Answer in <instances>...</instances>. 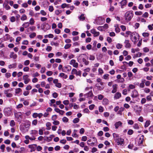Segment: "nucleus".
Instances as JSON below:
<instances>
[{"label": "nucleus", "mask_w": 153, "mask_h": 153, "mask_svg": "<svg viewBox=\"0 0 153 153\" xmlns=\"http://www.w3.org/2000/svg\"><path fill=\"white\" fill-rule=\"evenodd\" d=\"M88 58V56L85 54H81L78 57L77 60L79 63L83 62L85 65H88L89 64V62L86 59Z\"/></svg>", "instance_id": "obj_1"}, {"label": "nucleus", "mask_w": 153, "mask_h": 153, "mask_svg": "<svg viewBox=\"0 0 153 153\" xmlns=\"http://www.w3.org/2000/svg\"><path fill=\"white\" fill-rule=\"evenodd\" d=\"M144 139V136L141 134L138 135L136 139V143H137L138 146H140L142 144Z\"/></svg>", "instance_id": "obj_2"}, {"label": "nucleus", "mask_w": 153, "mask_h": 153, "mask_svg": "<svg viewBox=\"0 0 153 153\" xmlns=\"http://www.w3.org/2000/svg\"><path fill=\"white\" fill-rule=\"evenodd\" d=\"M133 12L128 11L125 14V16L126 21H130L133 16Z\"/></svg>", "instance_id": "obj_3"}, {"label": "nucleus", "mask_w": 153, "mask_h": 153, "mask_svg": "<svg viewBox=\"0 0 153 153\" xmlns=\"http://www.w3.org/2000/svg\"><path fill=\"white\" fill-rule=\"evenodd\" d=\"M4 113L6 116H10L11 113L10 108H4Z\"/></svg>", "instance_id": "obj_4"}, {"label": "nucleus", "mask_w": 153, "mask_h": 153, "mask_svg": "<svg viewBox=\"0 0 153 153\" xmlns=\"http://www.w3.org/2000/svg\"><path fill=\"white\" fill-rule=\"evenodd\" d=\"M71 69V66L70 65H68L64 67L62 69V71L64 72H67L70 71Z\"/></svg>", "instance_id": "obj_5"}, {"label": "nucleus", "mask_w": 153, "mask_h": 153, "mask_svg": "<svg viewBox=\"0 0 153 153\" xmlns=\"http://www.w3.org/2000/svg\"><path fill=\"white\" fill-rule=\"evenodd\" d=\"M115 141L118 145H121L123 144L124 139L121 137H119Z\"/></svg>", "instance_id": "obj_6"}, {"label": "nucleus", "mask_w": 153, "mask_h": 153, "mask_svg": "<svg viewBox=\"0 0 153 153\" xmlns=\"http://www.w3.org/2000/svg\"><path fill=\"white\" fill-rule=\"evenodd\" d=\"M42 29H45L46 30L49 29L51 27V26L48 23H44L42 25Z\"/></svg>", "instance_id": "obj_7"}, {"label": "nucleus", "mask_w": 153, "mask_h": 153, "mask_svg": "<svg viewBox=\"0 0 153 153\" xmlns=\"http://www.w3.org/2000/svg\"><path fill=\"white\" fill-rule=\"evenodd\" d=\"M70 64L71 65H73L74 67L77 68L78 67V64L76 62V60L75 59H72L70 62Z\"/></svg>", "instance_id": "obj_8"}, {"label": "nucleus", "mask_w": 153, "mask_h": 153, "mask_svg": "<svg viewBox=\"0 0 153 153\" xmlns=\"http://www.w3.org/2000/svg\"><path fill=\"white\" fill-rule=\"evenodd\" d=\"M36 146L37 145L36 144L29 145L28 146V147L31 149L30 152H32L33 151H35L36 150Z\"/></svg>", "instance_id": "obj_9"}, {"label": "nucleus", "mask_w": 153, "mask_h": 153, "mask_svg": "<svg viewBox=\"0 0 153 153\" xmlns=\"http://www.w3.org/2000/svg\"><path fill=\"white\" fill-rule=\"evenodd\" d=\"M121 96V94L120 93L118 92L116 93L114 96V99H119Z\"/></svg>", "instance_id": "obj_10"}, {"label": "nucleus", "mask_w": 153, "mask_h": 153, "mask_svg": "<svg viewBox=\"0 0 153 153\" xmlns=\"http://www.w3.org/2000/svg\"><path fill=\"white\" fill-rule=\"evenodd\" d=\"M122 123H121L120 121L116 122L114 124L115 128L116 129L118 128L120 126H122Z\"/></svg>", "instance_id": "obj_11"}, {"label": "nucleus", "mask_w": 153, "mask_h": 153, "mask_svg": "<svg viewBox=\"0 0 153 153\" xmlns=\"http://www.w3.org/2000/svg\"><path fill=\"white\" fill-rule=\"evenodd\" d=\"M127 2V1L126 0H123L120 3L121 5V8H123V6L126 5Z\"/></svg>", "instance_id": "obj_12"}, {"label": "nucleus", "mask_w": 153, "mask_h": 153, "mask_svg": "<svg viewBox=\"0 0 153 153\" xmlns=\"http://www.w3.org/2000/svg\"><path fill=\"white\" fill-rule=\"evenodd\" d=\"M117 84H114L113 85V89L111 91L112 93H114L117 91Z\"/></svg>", "instance_id": "obj_13"}, {"label": "nucleus", "mask_w": 153, "mask_h": 153, "mask_svg": "<svg viewBox=\"0 0 153 153\" xmlns=\"http://www.w3.org/2000/svg\"><path fill=\"white\" fill-rule=\"evenodd\" d=\"M10 58H13L14 59H16L17 57V55L16 54H14L13 52H11L10 55Z\"/></svg>", "instance_id": "obj_14"}, {"label": "nucleus", "mask_w": 153, "mask_h": 153, "mask_svg": "<svg viewBox=\"0 0 153 153\" xmlns=\"http://www.w3.org/2000/svg\"><path fill=\"white\" fill-rule=\"evenodd\" d=\"M137 109V110H136V112L137 113V114H138L139 115L140 114V111L141 110V109L140 107H138L137 106H136V107H135V108H134L135 109Z\"/></svg>", "instance_id": "obj_15"}, {"label": "nucleus", "mask_w": 153, "mask_h": 153, "mask_svg": "<svg viewBox=\"0 0 153 153\" xmlns=\"http://www.w3.org/2000/svg\"><path fill=\"white\" fill-rule=\"evenodd\" d=\"M3 6L5 8L6 10H10V7L9 6L7 3H4L3 4Z\"/></svg>", "instance_id": "obj_16"}, {"label": "nucleus", "mask_w": 153, "mask_h": 153, "mask_svg": "<svg viewBox=\"0 0 153 153\" xmlns=\"http://www.w3.org/2000/svg\"><path fill=\"white\" fill-rule=\"evenodd\" d=\"M84 14H82L79 17V19L80 21H84L85 19V17L84 16Z\"/></svg>", "instance_id": "obj_17"}, {"label": "nucleus", "mask_w": 153, "mask_h": 153, "mask_svg": "<svg viewBox=\"0 0 153 153\" xmlns=\"http://www.w3.org/2000/svg\"><path fill=\"white\" fill-rule=\"evenodd\" d=\"M16 63H15L12 65H10L8 66V68L10 69L15 68L16 67Z\"/></svg>", "instance_id": "obj_18"}, {"label": "nucleus", "mask_w": 153, "mask_h": 153, "mask_svg": "<svg viewBox=\"0 0 153 153\" xmlns=\"http://www.w3.org/2000/svg\"><path fill=\"white\" fill-rule=\"evenodd\" d=\"M125 43L126 44L125 47L126 48H128L130 47V44L129 43L128 40H126Z\"/></svg>", "instance_id": "obj_19"}, {"label": "nucleus", "mask_w": 153, "mask_h": 153, "mask_svg": "<svg viewBox=\"0 0 153 153\" xmlns=\"http://www.w3.org/2000/svg\"><path fill=\"white\" fill-rule=\"evenodd\" d=\"M113 136L115 140L117 139L119 137V135L115 133H113Z\"/></svg>", "instance_id": "obj_20"}, {"label": "nucleus", "mask_w": 153, "mask_h": 153, "mask_svg": "<svg viewBox=\"0 0 153 153\" xmlns=\"http://www.w3.org/2000/svg\"><path fill=\"white\" fill-rule=\"evenodd\" d=\"M95 86L97 88V89L100 90H102L104 88L103 87L102 88L99 85V84L98 83H97L96 84Z\"/></svg>", "instance_id": "obj_21"}, {"label": "nucleus", "mask_w": 153, "mask_h": 153, "mask_svg": "<svg viewBox=\"0 0 153 153\" xmlns=\"http://www.w3.org/2000/svg\"><path fill=\"white\" fill-rule=\"evenodd\" d=\"M29 25L30 24L28 22H26L24 23L23 24L22 26L26 28L29 26Z\"/></svg>", "instance_id": "obj_22"}, {"label": "nucleus", "mask_w": 153, "mask_h": 153, "mask_svg": "<svg viewBox=\"0 0 153 153\" xmlns=\"http://www.w3.org/2000/svg\"><path fill=\"white\" fill-rule=\"evenodd\" d=\"M27 16L25 14H23L21 18V19L22 21H24L27 19Z\"/></svg>", "instance_id": "obj_23"}, {"label": "nucleus", "mask_w": 153, "mask_h": 153, "mask_svg": "<svg viewBox=\"0 0 153 153\" xmlns=\"http://www.w3.org/2000/svg\"><path fill=\"white\" fill-rule=\"evenodd\" d=\"M30 126V122L29 121L26 123L24 124V127L25 128H29Z\"/></svg>", "instance_id": "obj_24"}, {"label": "nucleus", "mask_w": 153, "mask_h": 153, "mask_svg": "<svg viewBox=\"0 0 153 153\" xmlns=\"http://www.w3.org/2000/svg\"><path fill=\"white\" fill-rule=\"evenodd\" d=\"M54 137V135H50L49 137H47V140L48 141V142H50L52 140L53 137Z\"/></svg>", "instance_id": "obj_25"}, {"label": "nucleus", "mask_w": 153, "mask_h": 153, "mask_svg": "<svg viewBox=\"0 0 153 153\" xmlns=\"http://www.w3.org/2000/svg\"><path fill=\"white\" fill-rule=\"evenodd\" d=\"M150 120H147L145 123L144 126L145 128L148 127L150 124Z\"/></svg>", "instance_id": "obj_26"}, {"label": "nucleus", "mask_w": 153, "mask_h": 153, "mask_svg": "<svg viewBox=\"0 0 153 153\" xmlns=\"http://www.w3.org/2000/svg\"><path fill=\"white\" fill-rule=\"evenodd\" d=\"M22 90L20 88H16V89L15 93L16 94H19L20 92H22Z\"/></svg>", "instance_id": "obj_27"}, {"label": "nucleus", "mask_w": 153, "mask_h": 153, "mask_svg": "<svg viewBox=\"0 0 153 153\" xmlns=\"http://www.w3.org/2000/svg\"><path fill=\"white\" fill-rule=\"evenodd\" d=\"M36 34L35 32L33 33L30 34L29 35V37L31 38H33L36 36Z\"/></svg>", "instance_id": "obj_28"}, {"label": "nucleus", "mask_w": 153, "mask_h": 153, "mask_svg": "<svg viewBox=\"0 0 153 153\" xmlns=\"http://www.w3.org/2000/svg\"><path fill=\"white\" fill-rule=\"evenodd\" d=\"M68 6V4H67L66 3H63L61 5V7L62 8H64L65 7H67L68 8H69V7Z\"/></svg>", "instance_id": "obj_29"}, {"label": "nucleus", "mask_w": 153, "mask_h": 153, "mask_svg": "<svg viewBox=\"0 0 153 153\" xmlns=\"http://www.w3.org/2000/svg\"><path fill=\"white\" fill-rule=\"evenodd\" d=\"M79 118H76L73 120V122L74 123H76L79 122Z\"/></svg>", "instance_id": "obj_30"}, {"label": "nucleus", "mask_w": 153, "mask_h": 153, "mask_svg": "<svg viewBox=\"0 0 153 153\" xmlns=\"http://www.w3.org/2000/svg\"><path fill=\"white\" fill-rule=\"evenodd\" d=\"M10 36L8 34H6L5 35L4 37V40H7L9 39L10 38Z\"/></svg>", "instance_id": "obj_31"}, {"label": "nucleus", "mask_w": 153, "mask_h": 153, "mask_svg": "<svg viewBox=\"0 0 153 153\" xmlns=\"http://www.w3.org/2000/svg\"><path fill=\"white\" fill-rule=\"evenodd\" d=\"M102 80L101 79L99 78L97 80V81L98 82H100V84L101 85H103V82L101 81Z\"/></svg>", "instance_id": "obj_32"}, {"label": "nucleus", "mask_w": 153, "mask_h": 153, "mask_svg": "<svg viewBox=\"0 0 153 153\" xmlns=\"http://www.w3.org/2000/svg\"><path fill=\"white\" fill-rule=\"evenodd\" d=\"M35 21L33 18H31L30 20L29 23L31 25H33Z\"/></svg>", "instance_id": "obj_33"}, {"label": "nucleus", "mask_w": 153, "mask_h": 153, "mask_svg": "<svg viewBox=\"0 0 153 153\" xmlns=\"http://www.w3.org/2000/svg\"><path fill=\"white\" fill-rule=\"evenodd\" d=\"M15 125V123L14 120H11L10 123V125L11 126H13Z\"/></svg>", "instance_id": "obj_34"}, {"label": "nucleus", "mask_w": 153, "mask_h": 153, "mask_svg": "<svg viewBox=\"0 0 153 153\" xmlns=\"http://www.w3.org/2000/svg\"><path fill=\"white\" fill-rule=\"evenodd\" d=\"M71 45L70 44H66L65 47L64 48L65 49H68L71 46Z\"/></svg>", "instance_id": "obj_35"}, {"label": "nucleus", "mask_w": 153, "mask_h": 153, "mask_svg": "<svg viewBox=\"0 0 153 153\" xmlns=\"http://www.w3.org/2000/svg\"><path fill=\"white\" fill-rule=\"evenodd\" d=\"M124 108L121 107L120 108V110L118 111V113L121 114L122 112L124 111Z\"/></svg>", "instance_id": "obj_36"}, {"label": "nucleus", "mask_w": 153, "mask_h": 153, "mask_svg": "<svg viewBox=\"0 0 153 153\" xmlns=\"http://www.w3.org/2000/svg\"><path fill=\"white\" fill-rule=\"evenodd\" d=\"M62 121L64 122H67L68 121V119L66 117H64L62 119Z\"/></svg>", "instance_id": "obj_37"}, {"label": "nucleus", "mask_w": 153, "mask_h": 153, "mask_svg": "<svg viewBox=\"0 0 153 153\" xmlns=\"http://www.w3.org/2000/svg\"><path fill=\"white\" fill-rule=\"evenodd\" d=\"M77 70L75 68H73L71 71V74H76L77 73Z\"/></svg>", "instance_id": "obj_38"}, {"label": "nucleus", "mask_w": 153, "mask_h": 153, "mask_svg": "<svg viewBox=\"0 0 153 153\" xmlns=\"http://www.w3.org/2000/svg\"><path fill=\"white\" fill-rule=\"evenodd\" d=\"M37 122H38V121H37V120H36V119L32 121V124L33 125L36 126L37 125Z\"/></svg>", "instance_id": "obj_39"}, {"label": "nucleus", "mask_w": 153, "mask_h": 153, "mask_svg": "<svg viewBox=\"0 0 153 153\" xmlns=\"http://www.w3.org/2000/svg\"><path fill=\"white\" fill-rule=\"evenodd\" d=\"M62 12V11L61 10H58L55 11V13L56 14L58 15L59 14L61 13Z\"/></svg>", "instance_id": "obj_40"}, {"label": "nucleus", "mask_w": 153, "mask_h": 153, "mask_svg": "<svg viewBox=\"0 0 153 153\" xmlns=\"http://www.w3.org/2000/svg\"><path fill=\"white\" fill-rule=\"evenodd\" d=\"M93 96V94L92 93V91L91 90L88 93V96L89 97H91Z\"/></svg>", "instance_id": "obj_41"}, {"label": "nucleus", "mask_w": 153, "mask_h": 153, "mask_svg": "<svg viewBox=\"0 0 153 153\" xmlns=\"http://www.w3.org/2000/svg\"><path fill=\"white\" fill-rule=\"evenodd\" d=\"M123 46V45L120 43H118L116 45V48L118 49L121 48Z\"/></svg>", "instance_id": "obj_42"}, {"label": "nucleus", "mask_w": 153, "mask_h": 153, "mask_svg": "<svg viewBox=\"0 0 153 153\" xmlns=\"http://www.w3.org/2000/svg\"><path fill=\"white\" fill-rule=\"evenodd\" d=\"M54 31L55 33L59 34L60 33L61 30L58 29L56 28L55 29Z\"/></svg>", "instance_id": "obj_43"}, {"label": "nucleus", "mask_w": 153, "mask_h": 153, "mask_svg": "<svg viewBox=\"0 0 153 153\" xmlns=\"http://www.w3.org/2000/svg\"><path fill=\"white\" fill-rule=\"evenodd\" d=\"M108 100L106 98H104L103 100V102L105 104H107L108 102Z\"/></svg>", "instance_id": "obj_44"}, {"label": "nucleus", "mask_w": 153, "mask_h": 153, "mask_svg": "<svg viewBox=\"0 0 153 153\" xmlns=\"http://www.w3.org/2000/svg\"><path fill=\"white\" fill-rule=\"evenodd\" d=\"M148 16V13L147 12H146L143 15L142 17L144 18H146Z\"/></svg>", "instance_id": "obj_45"}, {"label": "nucleus", "mask_w": 153, "mask_h": 153, "mask_svg": "<svg viewBox=\"0 0 153 153\" xmlns=\"http://www.w3.org/2000/svg\"><path fill=\"white\" fill-rule=\"evenodd\" d=\"M40 13L43 16H45L47 13L43 10H42L40 11Z\"/></svg>", "instance_id": "obj_46"}, {"label": "nucleus", "mask_w": 153, "mask_h": 153, "mask_svg": "<svg viewBox=\"0 0 153 153\" xmlns=\"http://www.w3.org/2000/svg\"><path fill=\"white\" fill-rule=\"evenodd\" d=\"M69 102L68 100H65L63 102V103L65 105H68L69 104Z\"/></svg>", "instance_id": "obj_47"}, {"label": "nucleus", "mask_w": 153, "mask_h": 153, "mask_svg": "<svg viewBox=\"0 0 153 153\" xmlns=\"http://www.w3.org/2000/svg\"><path fill=\"white\" fill-rule=\"evenodd\" d=\"M22 44L23 45H28V42L27 40H24L23 41Z\"/></svg>", "instance_id": "obj_48"}, {"label": "nucleus", "mask_w": 153, "mask_h": 153, "mask_svg": "<svg viewBox=\"0 0 153 153\" xmlns=\"http://www.w3.org/2000/svg\"><path fill=\"white\" fill-rule=\"evenodd\" d=\"M53 72L51 71H49L47 72L46 74L48 76H50L53 74Z\"/></svg>", "instance_id": "obj_49"}, {"label": "nucleus", "mask_w": 153, "mask_h": 153, "mask_svg": "<svg viewBox=\"0 0 153 153\" xmlns=\"http://www.w3.org/2000/svg\"><path fill=\"white\" fill-rule=\"evenodd\" d=\"M29 29H30L31 31H33L35 30L36 29V27L34 26H32L27 28V30H28Z\"/></svg>", "instance_id": "obj_50"}, {"label": "nucleus", "mask_w": 153, "mask_h": 153, "mask_svg": "<svg viewBox=\"0 0 153 153\" xmlns=\"http://www.w3.org/2000/svg\"><path fill=\"white\" fill-rule=\"evenodd\" d=\"M97 29L98 30L101 31H102L104 30V29L102 26H99L98 27Z\"/></svg>", "instance_id": "obj_51"}, {"label": "nucleus", "mask_w": 153, "mask_h": 153, "mask_svg": "<svg viewBox=\"0 0 153 153\" xmlns=\"http://www.w3.org/2000/svg\"><path fill=\"white\" fill-rule=\"evenodd\" d=\"M52 48L50 46H48L47 48H46V50L48 51H50L52 50Z\"/></svg>", "instance_id": "obj_52"}, {"label": "nucleus", "mask_w": 153, "mask_h": 153, "mask_svg": "<svg viewBox=\"0 0 153 153\" xmlns=\"http://www.w3.org/2000/svg\"><path fill=\"white\" fill-rule=\"evenodd\" d=\"M90 57L89 58V60H94L95 57L94 56L92 55H90Z\"/></svg>", "instance_id": "obj_53"}, {"label": "nucleus", "mask_w": 153, "mask_h": 153, "mask_svg": "<svg viewBox=\"0 0 153 153\" xmlns=\"http://www.w3.org/2000/svg\"><path fill=\"white\" fill-rule=\"evenodd\" d=\"M103 97V96L102 94H100L98 95V99L100 100H102Z\"/></svg>", "instance_id": "obj_54"}, {"label": "nucleus", "mask_w": 153, "mask_h": 153, "mask_svg": "<svg viewBox=\"0 0 153 153\" xmlns=\"http://www.w3.org/2000/svg\"><path fill=\"white\" fill-rule=\"evenodd\" d=\"M54 10L53 7L52 6H49V10L51 12H52Z\"/></svg>", "instance_id": "obj_55"}, {"label": "nucleus", "mask_w": 153, "mask_h": 153, "mask_svg": "<svg viewBox=\"0 0 153 153\" xmlns=\"http://www.w3.org/2000/svg\"><path fill=\"white\" fill-rule=\"evenodd\" d=\"M53 96L54 98H56L58 96V94L56 92H54L53 93Z\"/></svg>", "instance_id": "obj_56"}, {"label": "nucleus", "mask_w": 153, "mask_h": 153, "mask_svg": "<svg viewBox=\"0 0 153 153\" xmlns=\"http://www.w3.org/2000/svg\"><path fill=\"white\" fill-rule=\"evenodd\" d=\"M53 124L54 125H57L59 124V122L58 120H54L53 122Z\"/></svg>", "instance_id": "obj_57"}, {"label": "nucleus", "mask_w": 153, "mask_h": 153, "mask_svg": "<svg viewBox=\"0 0 153 153\" xmlns=\"http://www.w3.org/2000/svg\"><path fill=\"white\" fill-rule=\"evenodd\" d=\"M142 35L144 37H148L149 36V34L148 33L144 32L143 33Z\"/></svg>", "instance_id": "obj_58"}, {"label": "nucleus", "mask_w": 153, "mask_h": 153, "mask_svg": "<svg viewBox=\"0 0 153 153\" xmlns=\"http://www.w3.org/2000/svg\"><path fill=\"white\" fill-rule=\"evenodd\" d=\"M55 86L58 88H60L62 86V84L58 82L56 84H55Z\"/></svg>", "instance_id": "obj_59"}, {"label": "nucleus", "mask_w": 153, "mask_h": 153, "mask_svg": "<svg viewBox=\"0 0 153 153\" xmlns=\"http://www.w3.org/2000/svg\"><path fill=\"white\" fill-rule=\"evenodd\" d=\"M99 110L100 112H102L103 111V108L101 106H100L99 107Z\"/></svg>", "instance_id": "obj_60"}, {"label": "nucleus", "mask_w": 153, "mask_h": 153, "mask_svg": "<svg viewBox=\"0 0 153 153\" xmlns=\"http://www.w3.org/2000/svg\"><path fill=\"white\" fill-rule=\"evenodd\" d=\"M60 147L59 146H56L54 148V149L56 151H58L60 149Z\"/></svg>", "instance_id": "obj_61"}, {"label": "nucleus", "mask_w": 153, "mask_h": 153, "mask_svg": "<svg viewBox=\"0 0 153 153\" xmlns=\"http://www.w3.org/2000/svg\"><path fill=\"white\" fill-rule=\"evenodd\" d=\"M144 91L146 93H149L150 91V89L147 88H145L144 89Z\"/></svg>", "instance_id": "obj_62"}, {"label": "nucleus", "mask_w": 153, "mask_h": 153, "mask_svg": "<svg viewBox=\"0 0 153 153\" xmlns=\"http://www.w3.org/2000/svg\"><path fill=\"white\" fill-rule=\"evenodd\" d=\"M95 106V105L94 104H91L89 106V109L90 110H93Z\"/></svg>", "instance_id": "obj_63"}, {"label": "nucleus", "mask_w": 153, "mask_h": 153, "mask_svg": "<svg viewBox=\"0 0 153 153\" xmlns=\"http://www.w3.org/2000/svg\"><path fill=\"white\" fill-rule=\"evenodd\" d=\"M15 21V17L13 16H12L10 19V21L11 22H14Z\"/></svg>", "instance_id": "obj_64"}]
</instances>
